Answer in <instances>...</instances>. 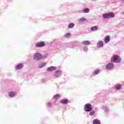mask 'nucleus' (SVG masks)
I'll list each match as a JSON object with an SVG mask.
<instances>
[{
  "label": "nucleus",
  "mask_w": 124,
  "mask_h": 124,
  "mask_svg": "<svg viewBox=\"0 0 124 124\" xmlns=\"http://www.w3.org/2000/svg\"><path fill=\"white\" fill-rule=\"evenodd\" d=\"M102 16L103 18H110V17H114L115 14L112 13V12H109V13L103 14Z\"/></svg>",
  "instance_id": "obj_1"
},
{
  "label": "nucleus",
  "mask_w": 124,
  "mask_h": 124,
  "mask_svg": "<svg viewBox=\"0 0 124 124\" xmlns=\"http://www.w3.org/2000/svg\"><path fill=\"white\" fill-rule=\"evenodd\" d=\"M93 106L91 103H87L84 105V110L86 112H90V111L93 110Z\"/></svg>",
  "instance_id": "obj_2"
},
{
  "label": "nucleus",
  "mask_w": 124,
  "mask_h": 124,
  "mask_svg": "<svg viewBox=\"0 0 124 124\" xmlns=\"http://www.w3.org/2000/svg\"><path fill=\"white\" fill-rule=\"evenodd\" d=\"M51 44L53 46L55 45L56 48H61V47H62V43H60L58 41V40H55L54 42H52Z\"/></svg>",
  "instance_id": "obj_3"
},
{
  "label": "nucleus",
  "mask_w": 124,
  "mask_h": 124,
  "mask_svg": "<svg viewBox=\"0 0 124 124\" xmlns=\"http://www.w3.org/2000/svg\"><path fill=\"white\" fill-rule=\"evenodd\" d=\"M111 61L114 62L115 63H120L121 61V58L118 55H114L111 58Z\"/></svg>",
  "instance_id": "obj_4"
},
{
  "label": "nucleus",
  "mask_w": 124,
  "mask_h": 124,
  "mask_svg": "<svg viewBox=\"0 0 124 124\" xmlns=\"http://www.w3.org/2000/svg\"><path fill=\"white\" fill-rule=\"evenodd\" d=\"M42 58H43V56L41 54H40V53H36L34 55L33 59L35 60V61H40Z\"/></svg>",
  "instance_id": "obj_5"
},
{
  "label": "nucleus",
  "mask_w": 124,
  "mask_h": 124,
  "mask_svg": "<svg viewBox=\"0 0 124 124\" xmlns=\"http://www.w3.org/2000/svg\"><path fill=\"white\" fill-rule=\"evenodd\" d=\"M54 74L53 75V77H55L56 78H59V77H61L62 75V72L60 71V70H57L56 71Z\"/></svg>",
  "instance_id": "obj_6"
},
{
  "label": "nucleus",
  "mask_w": 124,
  "mask_h": 124,
  "mask_svg": "<svg viewBox=\"0 0 124 124\" xmlns=\"http://www.w3.org/2000/svg\"><path fill=\"white\" fill-rule=\"evenodd\" d=\"M36 48H42L45 46V42L43 41L36 43L35 44Z\"/></svg>",
  "instance_id": "obj_7"
},
{
  "label": "nucleus",
  "mask_w": 124,
  "mask_h": 124,
  "mask_svg": "<svg viewBox=\"0 0 124 124\" xmlns=\"http://www.w3.org/2000/svg\"><path fill=\"white\" fill-rule=\"evenodd\" d=\"M114 67V65L113 63H108L106 66V69L108 71L113 70Z\"/></svg>",
  "instance_id": "obj_8"
},
{
  "label": "nucleus",
  "mask_w": 124,
  "mask_h": 124,
  "mask_svg": "<svg viewBox=\"0 0 124 124\" xmlns=\"http://www.w3.org/2000/svg\"><path fill=\"white\" fill-rule=\"evenodd\" d=\"M110 37L109 35L106 36V37H105V38H104V41L105 44H108V43H109V42H110Z\"/></svg>",
  "instance_id": "obj_9"
},
{
  "label": "nucleus",
  "mask_w": 124,
  "mask_h": 124,
  "mask_svg": "<svg viewBox=\"0 0 124 124\" xmlns=\"http://www.w3.org/2000/svg\"><path fill=\"white\" fill-rule=\"evenodd\" d=\"M17 95V93L16 92H9V96L10 97H14Z\"/></svg>",
  "instance_id": "obj_10"
},
{
  "label": "nucleus",
  "mask_w": 124,
  "mask_h": 124,
  "mask_svg": "<svg viewBox=\"0 0 124 124\" xmlns=\"http://www.w3.org/2000/svg\"><path fill=\"white\" fill-rule=\"evenodd\" d=\"M69 100L67 98H64L60 100V103H62V104H67Z\"/></svg>",
  "instance_id": "obj_11"
},
{
  "label": "nucleus",
  "mask_w": 124,
  "mask_h": 124,
  "mask_svg": "<svg viewBox=\"0 0 124 124\" xmlns=\"http://www.w3.org/2000/svg\"><path fill=\"white\" fill-rule=\"evenodd\" d=\"M23 67H24V64L23 63H19L16 66V69L17 70H19V69H22Z\"/></svg>",
  "instance_id": "obj_12"
},
{
  "label": "nucleus",
  "mask_w": 124,
  "mask_h": 124,
  "mask_svg": "<svg viewBox=\"0 0 124 124\" xmlns=\"http://www.w3.org/2000/svg\"><path fill=\"white\" fill-rule=\"evenodd\" d=\"M104 43L102 41H99L97 43V47H103L104 46Z\"/></svg>",
  "instance_id": "obj_13"
},
{
  "label": "nucleus",
  "mask_w": 124,
  "mask_h": 124,
  "mask_svg": "<svg viewBox=\"0 0 124 124\" xmlns=\"http://www.w3.org/2000/svg\"><path fill=\"white\" fill-rule=\"evenodd\" d=\"M56 69V67L52 66L47 68V72H53V71H55Z\"/></svg>",
  "instance_id": "obj_14"
},
{
  "label": "nucleus",
  "mask_w": 124,
  "mask_h": 124,
  "mask_svg": "<svg viewBox=\"0 0 124 124\" xmlns=\"http://www.w3.org/2000/svg\"><path fill=\"white\" fill-rule=\"evenodd\" d=\"M93 124H101V122L98 119H95L93 121Z\"/></svg>",
  "instance_id": "obj_15"
},
{
  "label": "nucleus",
  "mask_w": 124,
  "mask_h": 124,
  "mask_svg": "<svg viewBox=\"0 0 124 124\" xmlns=\"http://www.w3.org/2000/svg\"><path fill=\"white\" fill-rule=\"evenodd\" d=\"M81 43L82 45H86V46H89L91 44L90 41H83Z\"/></svg>",
  "instance_id": "obj_16"
},
{
  "label": "nucleus",
  "mask_w": 124,
  "mask_h": 124,
  "mask_svg": "<svg viewBox=\"0 0 124 124\" xmlns=\"http://www.w3.org/2000/svg\"><path fill=\"white\" fill-rule=\"evenodd\" d=\"M91 31H97L98 30V26L96 25H95L94 26H92V27H91Z\"/></svg>",
  "instance_id": "obj_17"
},
{
  "label": "nucleus",
  "mask_w": 124,
  "mask_h": 124,
  "mask_svg": "<svg viewBox=\"0 0 124 124\" xmlns=\"http://www.w3.org/2000/svg\"><path fill=\"white\" fill-rule=\"evenodd\" d=\"M46 63L43 62L38 65V68H43L45 66H46Z\"/></svg>",
  "instance_id": "obj_18"
},
{
  "label": "nucleus",
  "mask_w": 124,
  "mask_h": 124,
  "mask_svg": "<svg viewBox=\"0 0 124 124\" xmlns=\"http://www.w3.org/2000/svg\"><path fill=\"white\" fill-rule=\"evenodd\" d=\"M82 12L83 13H89L90 12V9L89 8H84L82 9Z\"/></svg>",
  "instance_id": "obj_19"
},
{
  "label": "nucleus",
  "mask_w": 124,
  "mask_h": 124,
  "mask_svg": "<svg viewBox=\"0 0 124 124\" xmlns=\"http://www.w3.org/2000/svg\"><path fill=\"white\" fill-rule=\"evenodd\" d=\"M75 24L73 22H70L68 25V28H73Z\"/></svg>",
  "instance_id": "obj_20"
},
{
  "label": "nucleus",
  "mask_w": 124,
  "mask_h": 124,
  "mask_svg": "<svg viewBox=\"0 0 124 124\" xmlns=\"http://www.w3.org/2000/svg\"><path fill=\"white\" fill-rule=\"evenodd\" d=\"M122 88L121 84H117L115 85V90H121Z\"/></svg>",
  "instance_id": "obj_21"
},
{
  "label": "nucleus",
  "mask_w": 124,
  "mask_h": 124,
  "mask_svg": "<svg viewBox=\"0 0 124 124\" xmlns=\"http://www.w3.org/2000/svg\"><path fill=\"white\" fill-rule=\"evenodd\" d=\"M60 97H61V95L59 94H55V95H53V99H58V98H60Z\"/></svg>",
  "instance_id": "obj_22"
},
{
  "label": "nucleus",
  "mask_w": 124,
  "mask_h": 124,
  "mask_svg": "<svg viewBox=\"0 0 124 124\" xmlns=\"http://www.w3.org/2000/svg\"><path fill=\"white\" fill-rule=\"evenodd\" d=\"M86 20V17H80L78 19V22H83V21H85Z\"/></svg>",
  "instance_id": "obj_23"
},
{
  "label": "nucleus",
  "mask_w": 124,
  "mask_h": 124,
  "mask_svg": "<svg viewBox=\"0 0 124 124\" xmlns=\"http://www.w3.org/2000/svg\"><path fill=\"white\" fill-rule=\"evenodd\" d=\"M100 72V70L98 69L97 70H95V71H93V75H94V76H96L97 75H98V74H99Z\"/></svg>",
  "instance_id": "obj_24"
},
{
  "label": "nucleus",
  "mask_w": 124,
  "mask_h": 124,
  "mask_svg": "<svg viewBox=\"0 0 124 124\" xmlns=\"http://www.w3.org/2000/svg\"><path fill=\"white\" fill-rule=\"evenodd\" d=\"M95 113V111H94V110H91V111H90V112L89 113V115L90 116H93V115H94Z\"/></svg>",
  "instance_id": "obj_25"
},
{
  "label": "nucleus",
  "mask_w": 124,
  "mask_h": 124,
  "mask_svg": "<svg viewBox=\"0 0 124 124\" xmlns=\"http://www.w3.org/2000/svg\"><path fill=\"white\" fill-rule=\"evenodd\" d=\"M83 49L84 51L86 52L88 51V47L86 45H85L83 47Z\"/></svg>",
  "instance_id": "obj_26"
},
{
  "label": "nucleus",
  "mask_w": 124,
  "mask_h": 124,
  "mask_svg": "<svg viewBox=\"0 0 124 124\" xmlns=\"http://www.w3.org/2000/svg\"><path fill=\"white\" fill-rule=\"evenodd\" d=\"M70 36H71L70 33H65V34H64V37H70Z\"/></svg>",
  "instance_id": "obj_27"
},
{
  "label": "nucleus",
  "mask_w": 124,
  "mask_h": 124,
  "mask_svg": "<svg viewBox=\"0 0 124 124\" xmlns=\"http://www.w3.org/2000/svg\"><path fill=\"white\" fill-rule=\"evenodd\" d=\"M42 82H43L44 84L46 83V78H43L41 79Z\"/></svg>",
  "instance_id": "obj_28"
},
{
  "label": "nucleus",
  "mask_w": 124,
  "mask_h": 124,
  "mask_svg": "<svg viewBox=\"0 0 124 124\" xmlns=\"http://www.w3.org/2000/svg\"><path fill=\"white\" fill-rule=\"evenodd\" d=\"M104 111H105L106 112L108 111V108L107 106H105V107H104L103 108Z\"/></svg>",
  "instance_id": "obj_29"
},
{
  "label": "nucleus",
  "mask_w": 124,
  "mask_h": 124,
  "mask_svg": "<svg viewBox=\"0 0 124 124\" xmlns=\"http://www.w3.org/2000/svg\"><path fill=\"white\" fill-rule=\"evenodd\" d=\"M47 106H48V107H52L51 103H50L49 102H48V103H47Z\"/></svg>",
  "instance_id": "obj_30"
},
{
  "label": "nucleus",
  "mask_w": 124,
  "mask_h": 124,
  "mask_svg": "<svg viewBox=\"0 0 124 124\" xmlns=\"http://www.w3.org/2000/svg\"><path fill=\"white\" fill-rule=\"evenodd\" d=\"M92 1H96L97 0H92Z\"/></svg>",
  "instance_id": "obj_31"
},
{
  "label": "nucleus",
  "mask_w": 124,
  "mask_h": 124,
  "mask_svg": "<svg viewBox=\"0 0 124 124\" xmlns=\"http://www.w3.org/2000/svg\"><path fill=\"white\" fill-rule=\"evenodd\" d=\"M69 47H70V48H71L72 47H73V46H69Z\"/></svg>",
  "instance_id": "obj_32"
},
{
  "label": "nucleus",
  "mask_w": 124,
  "mask_h": 124,
  "mask_svg": "<svg viewBox=\"0 0 124 124\" xmlns=\"http://www.w3.org/2000/svg\"><path fill=\"white\" fill-rule=\"evenodd\" d=\"M123 14H124V12H123Z\"/></svg>",
  "instance_id": "obj_33"
}]
</instances>
